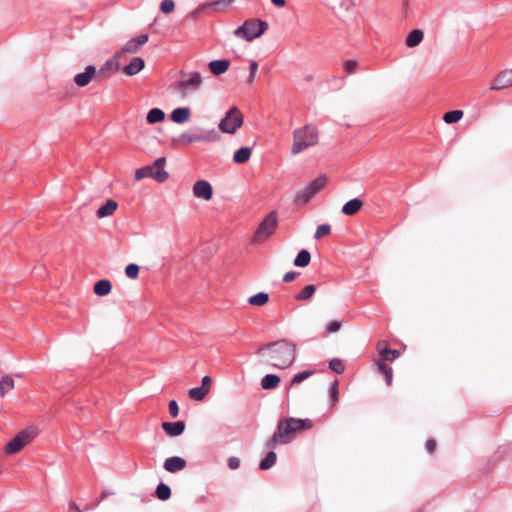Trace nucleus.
<instances>
[{
  "mask_svg": "<svg viewBox=\"0 0 512 512\" xmlns=\"http://www.w3.org/2000/svg\"><path fill=\"white\" fill-rule=\"evenodd\" d=\"M280 383V377L275 374H268L261 380V387L265 390L276 388Z\"/></svg>",
  "mask_w": 512,
  "mask_h": 512,
  "instance_id": "bb28decb",
  "label": "nucleus"
},
{
  "mask_svg": "<svg viewBox=\"0 0 512 512\" xmlns=\"http://www.w3.org/2000/svg\"><path fill=\"white\" fill-rule=\"evenodd\" d=\"M297 274L298 273L294 271L287 272L283 276V281L286 283L291 282L296 278Z\"/></svg>",
  "mask_w": 512,
  "mask_h": 512,
  "instance_id": "4d7b16f0",
  "label": "nucleus"
},
{
  "mask_svg": "<svg viewBox=\"0 0 512 512\" xmlns=\"http://www.w3.org/2000/svg\"><path fill=\"white\" fill-rule=\"evenodd\" d=\"M312 374H313L312 370H305L303 372H300V373L294 375V377L292 378L291 384L292 385L299 384L302 381H304L305 379L309 378Z\"/></svg>",
  "mask_w": 512,
  "mask_h": 512,
  "instance_id": "79ce46f5",
  "label": "nucleus"
},
{
  "mask_svg": "<svg viewBox=\"0 0 512 512\" xmlns=\"http://www.w3.org/2000/svg\"><path fill=\"white\" fill-rule=\"evenodd\" d=\"M166 159L164 157H160L155 160L151 168L153 170L152 178L157 182L162 183L168 179V172L164 169Z\"/></svg>",
  "mask_w": 512,
  "mask_h": 512,
  "instance_id": "2eb2a0df",
  "label": "nucleus"
},
{
  "mask_svg": "<svg viewBox=\"0 0 512 512\" xmlns=\"http://www.w3.org/2000/svg\"><path fill=\"white\" fill-rule=\"evenodd\" d=\"M313 427V421L309 418L298 419L287 417L279 421L277 431L268 440L267 447L273 449L277 444L289 443L297 433L310 430Z\"/></svg>",
  "mask_w": 512,
  "mask_h": 512,
  "instance_id": "f257e3e1",
  "label": "nucleus"
},
{
  "mask_svg": "<svg viewBox=\"0 0 512 512\" xmlns=\"http://www.w3.org/2000/svg\"><path fill=\"white\" fill-rule=\"evenodd\" d=\"M228 467L232 470L238 469L240 467V459L237 457H230L228 459Z\"/></svg>",
  "mask_w": 512,
  "mask_h": 512,
  "instance_id": "5fc2aeb1",
  "label": "nucleus"
},
{
  "mask_svg": "<svg viewBox=\"0 0 512 512\" xmlns=\"http://www.w3.org/2000/svg\"><path fill=\"white\" fill-rule=\"evenodd\" d=\"M314 194L308 189V186L298 191L294 196V203L297 205H305L310 201Z\"/></svg>",
  "mask_w": 512,
  "mask_h": 512,
  "instance_id": "a878e982",
  "label": "nucleus"
},
{
  "mask_svg": "<svg viewBox=\"0 0 512 512\" xmlns=\"http://www.w3.org/2000/svg\"><path fill=\"white\" fill-rule=\"evenodd\" d=\"M512 87V68L500 72L492 81L491 90L498 91Z\"/></svg>",
  "mask_w": 512,
  "mask_h": 512,
  "instance_id": "9b49d317",
  "label": "nucleus"
},
{
  "mask_svg": "<svg viewBox=\"0 0 512 512\" xmlns=\"http://www.w3.org/2000/svg\"><path fill=\"white\" fill-rule=\"evenodd\" d=\"M153 170L151 166H145L142 168H139L135 172V179L137 181L142 180L147 177H152Z\"/></svg>",
  "mask_w": 512,
  "mask_h": 512,
  "instance_id": "58836bf2",
  "label": "nucleus"
},
{
  "mask_svg": "<svg viewBox=\"0 0 512 512\" xmlns=\"http://www.w3.org/2000/svg\"><path fill=\"white\" fill-rule=\"evenodd\" d=\"M311 261V254L308 250H301L294 259V265L297 267H306Z\"/></svg>",
  "mask_w": 512,
  "mask_h": 512,
  "instance_id": "7c9ffc66",
  "label": "nucleus"
},
{
  "mask_svg": "<svg viewBox=\"0 0 512 512\" xmlns=\"http://www.w3.org/2000/svg\"><path fill=\"white\" fill-rule=\"evenodd\" d=\"M202 78L200 73L194 72L190 75L188 79L181 80L177 84V89L179 90L182 97H186L189 94L190 90H197L201 86Z\"/></svg>",
  "mask_w": 512,
  "mask_h": 512,
  "instance_id": "9d476101",
  "label": "nucleus"
},
{
  "mask_svg": "<svg viewBox=\"0 0 512 512\" xmlns=\"http://www.w3.org/2000/svg\"><path fill=\"white\" fill-rule=\"evenodd\" d=\"M208 67L213 75L219 76L228 71L230 67V61L226 59L213 60L209 62Z\"/></svg>",
  "mask_w": 512,
  "mask_h": 512,
  "instance_id": "6ab92c4d",
  "label": "nucleus"
},
{
  "mask_svg": "<svg viewBox=\"0 0 512 512\" xmlns=\"http://www.w3.org/2000/svg\"><path fill=\"white\" fill-rule=\"evenodd\" d=\"M331 232V226L328 224H322L317 227V230L314 234L315 239H321L324 236L329 235Z\"/></svg>",
  "mask_w": 512,
  "mask_h": 512,
  "instance_id": "a19ab883",
  "label": "nucleus"
},
{
  "mask_svg": "<svg viewBox=\"0 0 512 512\" xmlns=\"http://www.w3.org/2000/svg\"><path fill=\"white\" fill-rule=\"evenodd\" d=\"M15 388V382L10 375L0 378V397L3 398L7 392Z\"/></svg>",
  "mask_w": 512,
  "mask_h": 512,
  "instance_id": "393cba45",
  "label": "nucleus"
},
{
  "mask_svg": "<svg viewBox=\"0 0 512 512\" xmlns=\"http://www.w3.org/2000/svg\"><path fill=\"white\" fill-rule=\"evenodd\" d=\"M164 119H165V113L159 108L151 109L146 116V120L149 124H155L158 122H162Z\"/></svg>",
  "mask_w": 512,
  "mask_h": 512,
  "instance_id": "c756f323",
  "label": "nucleus"
},
{
  "mask_svg": "<svg viewBox=\"0 0 512 512\" xmlns=\"http://www.w3.org/2000/svg\"><path fill=\"white\" fill-rule=\"evenodd\" d=\"M208 393L200 387L192 388L189 390L188 395L191 399L196 401H202Z\"/></svg>",
  "mask_w": 512,
  "mask_h": 512,
  "instance_id": "4c0bfd02",
  "label": "nucleus"
},
{
  "mask_svg": "<svg viewBox=\"0 0 512 512\" xmlns=\"http://www.w3.org/2000/svg\"><path fill=\"white\" fill-rule=\"evenodd\" d=\"M267 29V22L260 19H248L234 31V35L251 42L260 37Z\"/></svg>",
  "mask_w": 512,
  "mask_h": 512,
  "instance_id": "20e7f679",
  "label": "nucleus"
},
{
  "mask_svg": "<svg viewBox=\"0 0 512 512\" xmlns=\"http://www.w3.org/2000/svg\"><path fill=\"white\" fill-rule=\"evenodd\" d=\"M126 276L130 279H136L139 275V266L136 264H129L125 268Z\"/></svg>",
  "mask_w": 512,
  "mask_h": 512,
  "instance_id": "37998d69",
  "label": "nucleus"
},
{
  "mask_svg": "<svg viewBox=\"0 0 512 512\" xmlns=\"http://www.w3.org/2000/svg\"><path fill=\"white\" fill-rule=\"evenodd\" d=\"M269 363L276 368L285 369L295 360V346L288 341L281 340L267 346Z\"/></svg>",
  "mask_w": 512,
  "mask_h": 512,
  "instance_id": "f03ea898",
  "label": "nucleus"
},
{
  "mask_svg": "<svg viewBox=\"0 0 512 512\" xmlns=\"http://www.w3.org/2000/svg\"><path fill=\"white\" fill-rule=\"evenodd\" d=\"M340 328H341V323L339 321H332L328 324L327 331L329 333H334V332H337L338 330H340Z\"/></svg>",
  "mask_w": 512,
  "mask_h": 512,
  "instance_id": "864d4df0",
  "label": "nucleus"
},
{
  "mask_svg": "<svg viewBox=\"0 0 512 512\" xmlns=\"http://www.w3.org/2000/svg\"><path fill=\"white\" fill-rule=\"evenodd\" d=\"M269 301V294L266 292H259L248 298V303L252 306L261 307Z\"/></svg>",
  "mask_w": 512,
  "mask_h": 512,
  "instance_id": "c85d7f7f",
  "label": "nucleus"
},
{
  "mask_svg": "<svg viewBox=\"0 0 512 512\" xmlns=\"http://www.w3.org/2000/svg\"><path fill=\"white\" fill-rule=\"evenodd\" d=\"M331 399L333 405H336L338 402V382L335 381L334 384L331 387Z\"/></svg>",
  "mask_w": 512,
  "mask_h": 512,
  "instance_id": "3c124183",
  "label": "nucleus"
},
{
  "mask_svg": "<svg viewBox=\"0 0 512 512\" xmlns=\"http://www.w3.org/2000/svg\"><path fill=\"white\" fill-rule=\"evenodd\" d=\"M193 194L197 198L209 201L213 196V189L211 184L206 180H199L193 186Z\"/></svg>",
  "mask_w": 512,
  "mask_h": 512,
  "instance_id": "ddd939ff",
  "label": "nucleus"
},
{
  "mask_svg": "<svg viewBox=\"0 0 512 512\" xmlns=\"http://www.w3.org/2000/svg\"><path fill=\"white\" fill-rule=\"evenodd\" d=\"M326 183H327V177L320 176V177L316 178L315 180H313L308 185V189L315 195L324 188Z\"/></svg>",
  "mask_w": 512,
  "mask_h": 512,
  "instance_id": "473e14b6",
  "label": "nucleus"
},
{
  "mask_svg": "<svg viewBox=\"0 0 512 512\" xmlns=\"http://www.w3.org/2000/svg\"><path fill=\"white\" fill-rule=\"evenodd\" d=\"M316 287L312 284L306 285L298 294L295 295L297 301H307L315 294Z\"/></svg>",
  "mask_w": 512,
  "mask_h": 512,
  "instance_id": "2f4dec72",
  "label": "nucleus"
},
{
  "mask_svg": "<svg viewBox=\"0 0 512 512\" xmlns=\"http://www.w3.org/2000/svg\"><path fill=\"white\" fill-rule=\"evenodd\" d=\"M186 465H187V463H186L185 459L178 457V456H173V457L167 458L164 461L163 466L167 472L175 473V472L183 470L186 467Z\"/></svg>",
  "mask_w": 512,
  "mask_h": 512,
  "instance_id": "dca6fc26",
  "label": "nucleus"
},
{
  "mask_svg": "<svg viewBox=\"0 0 512 512\" xmlns=\"http://www.w3.org/2000/svg\"><path fill=\"white\" fill-rule=\"evenodd\" d=\"M357 67V62L354 60H347L344 62V69L347 73H353Z\"/></svg>",
  "mask_w": 512,
  "mask_h": 512,
  "instance_id": "8fccbe9b",
  "label": "nucleus"
},
{
  "mask_svg": "<svg viewBox=\"0 0 512 512\" xmlns=\"http://www.w3.org/2000/svg\"><path fill=\"white\" fill-rule=\"evenodd\" d=\"M169 412L173 418H176L179 414V407L175 400L169 402Z\"/></svg>",
  "mask_w": 512,
  "mask_h": 512,
  "instance_id": "de8ad7c7",
  "label": "nucleus"
},
{
  "mask_svg": "<svg viewBox=\"0 0 512 512\" xmlns=\"http://www.w3.org/2000/svg\"><path fill=\"white\" fill-rule=\"evenodd\" d=\"M112 285L109 280L103 279L94 284L93 291L98 296H106L111 292Z\"/></svg>",
  "mask_w": 512,
  "mask_h": 512,
  "instance_id": "b1692460",
  "label": "nucleus"
},
{
  "mask_svg": "<svg viewBox=\"0 0 512 512\" xmlns=\"http://www.w3.org/2000/svg\"><path fill=\"white\" fill-rule=\"evenodd\" d=\"M156 495L160 500H167L171 496V489L167 484L160 483L157 486Z\"/></svg>",
  "mask_w": 512,
  "mask_h": 512,
  "instance_id": "e433bc0d",
  "label": "nucleus"
},
{
  "mask_svg": "<svg viewBox=\"0 0 512 512\" xmlns=\"http://www.w3.org/2000/svg\"><path fill=\"white\" fill-rule=\"evenodd\" d=\"M120 59H115V56L111 60H107L100 70L97 71V83L102 80L108 78L111 74L117 72L119 70V61Z\"/></svg>",
  "mask_w": 512,
  "mask_h": 512,
  "instance_id": "4468645a",
  "label": "nucleus"
},
{
  "mask_svg": "<svg viewBox=\"0 0 512 512\" xmlns=\"http://www.w3.org/2000/svg\"><path fill=\"white\" fill-rule=\"evenodd\" d=\"M251 149L249 147H242L238 149L233 155V161L237 164L246 163L251 157Z\"/></svg>",
  "mask_w": 512,
  "mask_h": 512,
  "instance_id": "cd10ccee",
  "label": "nucleus"
},
{
  "mask_svg": "<svg viewBox=\"0 0 512 512\" xmlns=\"http://www.w3.org/2000/svg\"><path fill=\"white\" fill-rule=\"evenodd\" d=\"M118 208V203L115 200L108 199L105 204H103L98 210H97V217L98 218H104L111 216L115 213V211Z\"/></svg>",
  "mask_w": 512,
  "mask_h": 512,
  "instance_id": "aec40b11",
  "label": "nucleus"
},
{
  "mask_svg": "<svg viewBox=\"0 0 512 512\" xmlns=\"http://www.w3.org/2000/svg\"><path fill=\"white\" fill-rule=\"evenodd\" d=\"M97 82V69L93 65H89L85 68V71L82 73H78L74 76V83L78 87L87 86L92 80Z\"/></svg>",
  "mask_w": 512,
  "mask_h": 512,
  "instance_id": "f8f14e48",
  "label": "nucleus"
},
{
  "mask_svg": "<svg viewBox=\"0 0 512 512\" xmlns=\"http://www.w3.org/2000/svg\"><path fill=\"white\" fill-rule=\"evenodd\" d=\"M243 124V114L237 107H232L219 123L223 133L234 134Z\"/></svg>",
  "mask_w": 512,
  "mask_h": 512,
  "instance_id": "0eeeda50",
  "label": "nucleus"
},
{
  "mask_svg": "<svg viewBox=\"0 0 512 512\" xmlns=\"http://www.w3.org/2000/svg\"><path fill=\"white\" fill-rule=\"evenodd\" d=\"M388 350H389V348H388V344H387L386 341L378 342V344H377V351L380 354V356L382 354H385V351H388Z\"/></svg>",
  "mask_w": 512,
  "mask_h": 512,
  "instance_id": "6e6d98bb",
  "label": "nucleus"
},
{
  "mask_svg": "<svg viewBox=\"0 0 512 512\" xmlns=\"http://www.w3.org/2000/svg\"><path fill=\"white\" fill-rule=\"evenodd\" d=\"M180 139L187 144H191L203 141L204 137L194 133H185L180 136Z\"/></svg>",
  "mask_w": 512,
  "mask_h": 512,
  "instance_id": "ea45409f",
  "label": "nucleus"
},
{
  "mask_svg": "<svg viewBox=\"0 0 512 512\" xmlns=\"http://www.w3.org/2000/svg\"><path fill=\"white\" fill-rule=\"evenodd\" d=\"M425 446H426V449H427V451L429 453H433L435 451V449H436L437 444H436V441L434 439H429V440H427Z\"/></svg>",
  "mask_w": 512,
  "mask_h": 512,
  "instance_id": "13d9d810",
  "label": "nucleus"
},
{
  "mask_svg": "<svg viewBox=\"0 0 512 512\" xmlns=\"http://www.w3.org/2000/svg\"><path fill=\"white\" fill-rule=\"evenodd\" d=\"M424 38V33L422 30L415 29L412 30L408 36L406 37L405 44L407 47L413 48L418 46Z\"/></svg>",
  "mask_w": 512,
  "mask_h": 512,
  "instance_id": "5701e85b",
  "label": "nucleus"
},
{
  "mask_svg": "<svg viewBox=\"0 0 512 512\" xmlns=\"http://www.w3.org/2000/svg\"><path fill=\"white\" fill-rule=\"evenodd\" d=\"M161 426L165 433L171 437L179 436L185 430V423L183 421L163 422Z\"/></svg>",
  "mask_w": 512,
  "mask_h": 512,
  "instance_id": "f3484780",
  "label": "nucleus"
},
{
  "mask_svg": "<svg viewBox=\"0 0 512 512\" xmlns=\"http://www.w3.org/2000/svg\"><path fill=\"white\" fill-rule=\"evenodd\" d=\"M175 8V2L174 0H163L160 5V10L165 13L169 14L171 13Z\"/></svg>",
  "mask_w": 512,
  "mask_h": 512,
  "instance_id": "a18cd8bd",
  "label": "nucleus"
},
{
  "mask_svg": "<svg viewBox=\"0 0 512 512\" xmlns=\"http://www.w3.org/2000/svg\"><path fill=\"white\" fill-rule=\"evenodd\" d=\"M257 70H258V63L256 61H251L250 62V74L247 78L248 84H252L254 82Z\"/></svg>",
  "mask_w": 512,
  "mask_h": 512,
  "instance_id": "49530a36",
  "label": "nucleus"
},
{
  "mask_svg": "<svg viewBox=\"0 0 512 512\" xmlns=\"http://www.w3.org/2000/svg\"><path fill=\"white\" fill-rule=\"evenodd\" d=\"M145 67V61L141 57H134L127 66L123 68V72L128 76H134L142 71Z\"/></svg>",
  "mask_w": 512,
  "mask_h": 512,
  "instance_id": "a211bd4d",
  "label": "nucleus"
},
{
  "mask_svg": "<svg viewBox=\"0 0 512 512\" xmlns=\"http://www.w3.org/2000/svg\"><path fill=\"white\" fill-rule=\"evenodd\" d=\"M326 183H327V177L320 176V177L316 178L315 180H313L308 185V189L315 195L324 188Z\"/></svg>",
  "mask_w": 512,
  "mask_h": 512,
  "instance_id": "72a5a7b5",
  "label": "nucleus"
},
{
  "mask_svg": "<svg viewBox=\"0 0 512 512\" xmlns=\"http://www.w3.org/2000/svg\"><path fill=\"white\" fill-rule=\"evenodd\" d=\"M463 115H464L463 111L453 110V111H449V112L445 113L443 116V120L447 124H453V123L460 121L462 119Z\"/></svg>",
  "mask_w": 512,
  "mask_h": 512,
  "instance_id": "f704fd0d",
  "label": "nucleus"
},
{
  "mask_svg": "<svg viewBox=\"0 0 512 512\" xmlns=\"http://www.w3.org/2000/svg\"><path fill=\"white\" fill-rule=\"evenodd\" d=\"M271 2L276 6V7H284L286 5V2L285 0H271Z\"/></svg>",
  "mask_w": 512,
  "mask_h": 512,
  "instance_id": "bf43d9fd",
  "label": "nucleus"
},
{
  "mask_svg": "<svg viewBox=\"0 0 512 512\" xmlns=\"http://www.w3.org/2000/svg\"><path fill=\"white\" fill-rule=\"evenodd\" d=\"M362 206L363 202L360 199L354 198L344 204L342 212L347 216H353L362 208Z\"/></svg>",
  "mask_w": 512,
  "mask_h": 512,
  "instance_id": "4be33fe9",
  "label": "nucleus"
},
{
  "mask_svg": "<svg viewBox=\"0 0 512 512\" xmlns=\"http://www.w3.org/2000/svg\"><path fill=\"white\" fill-rule=\"evenodd\" d=\"M329 366H330V368H331L334 372H336V373H338V374L343 373V372H344V370H345V366H344L343 362H342L340 359H338V358H334V359H332V360L330 361V363H329Z\"/></svg>",
  "mask_w": 512,
  "mask_h": 512,
  "instance_id": "c03bdc74",
  "label": "nucleus"
},
{
  "mask_svg": "<svg viewBox=\"0 0 512 512\" xmlns=\"http://www.w3.org/2000/svg\"><path fill=\"white\" fill-rule=\"evenodd\" d=\"M37 434L38 431L35 427H28L22 430L6 444L4 448L5 453L9 455L18 453L26 445L31 443Z\"/></svg>",
  "mask_w": 512,
  "mask_h": 512,
  "instance_id": "39448f33",
  "label": "nucleus"
},
{
  "mask_svg": "<svg viewBox=\"0 0 512 512\" xmlns=\"http://www.w3.org/2000/svg\"><path fill=\"white\" fill-rule=\"evenodd\" d=\"M276 454L273 451H270L266 457L260 462L259 466L262 470H267L271 468L276 462Z\"/></svg>",
  "mask_w": 512,
  "mask_h": 512,
  "instance_id": "c9c22d12",
  "label": "nucleus"
},
{
  "mask_svg": "<svg viewBox=\"0 0 512 512\" xmlns=\"http://www.w3.org/2000/svg\"><path fill=\"white\" fill-rule=\"evenodd\" d=\"M278 223L277 213L270 212L260 223L253 236L254 243H261L268 239L275 231Z\"/></svg>",
  "mask_w": 512,
  "mask_h": 512,
  "instance_id": "423d86ee",
  "label": "nucleus"
},
{
  "mask_svg": "<svg viewBox=\"0 0 512 512\" xmlns=\"http://www.w3.org/2000/svg\"><path fill=\"white\" fill-rule=\"evenodd\" d=\"M69 506H70V509H72V510H76V512H81V511H80V509H79V507H78V505H77L75 502H71V503L69 504Z\"/></svg>",
  "mask_w": 512,
  "mask_h": 512,
  "instance_id": "052dcab7",
  "label": "nucleus"
},
{
  "mask_svg": "<svg viewBox=\"0 0 512 512\" xmlns=\"http://www.w3.org/2000/svg\"><path fill=\"white\" fill-rule=\"evenodd\" d=\"M400 353L396 349H389L385 354L381 355V360L377 361L378 371L384 376L386 384L391 385L393 379L392 368L385 363V361H393L399 357Z\"/></svg>",
  "mask_w": 512,
  "mask_h": 512,
  "instance_id": "6e6552de",
  "label": "nucleus"
},
{
  "mask_svg": "<svg viewBox=\"0 0 512 512\" xmlns=\"http://www.w3.org/2000/svg\"><path fill=\"white\" fill-rule=\"evenodd\" d=\"M201 382L202 385L200 388L204 389L205 392L209 393L211 389L212 379L209 376H204Z\"/></svg>",
  "mask_w": 512,
  "mask_h": 512,
  "instance_id": "603ef678",
  "label": "nucleus"
},
{
  "mask_svg": "<svg viewBox=\"0 0 512 512\" xmlns=\"http://www.w3.org/2000/svg\"><path fill=\"white\" fill-rule=\"evenodd\" d=\"M234 0H218V1H215V2H212L210 4H207L205 5L204 7H215V8H220L222 6H226V5H229L233 2Z\"/></svg>",
  "mask_w": 512,
  "mask_h": 512,
  "instance_id": "09e8293b",
  "label": "nucleus"
},
{
  "mask_svg": "<svg viewBox=\"0 0 512 512\" xmlns=\"http://www.w3.org/2000/svg\"><path fill=\"white\" fill-rule=\"evenodd\" d=\"M191 111L187 107L176 108L172 111L170 118L173 122L181 124L190 119Z\"/></svg>",
  "mask_w": 512,
  "mask_h": 512,
  "instance_id": "412c9836",
  "label": "nucleus"
},
{
  "mask_svg": "<svg viewBox=\"0 0 512 512\" xmlns=\"http://www.w3.org/2000/svg\"><path fill=\"white\" fill-rule=\"evenodd\" d=\"M319 142V131L317 127L307 124L293 131V143L291 153L298 155L309 147L317 145Z\"/></svg>",
  "mask_w": 512,
  "mask_h": 512,
  "instance_id": "7ed1b4c3",
  "label": "nucleus"
},
{
  "mask_svg": "<svg viewBox=\"0 0 512 512\" xmlns=\"http://www.w3.org/2000/svg\"><path fill=\"white\" fill-rule=\"evenodd\" d=\"M149 37L147 34H141L136 38H132L125 43L121 50L115 54V59H121L126 53H137L142 46L147 43Z\"/></svg>",
  "mask_w": 512,
  "mask_h": 512,
  "instance_id": "1a4fd4ad",
  "label": "nucleus"
}]
</instances>
